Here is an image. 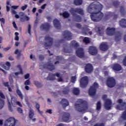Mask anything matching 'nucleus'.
Wrapping results in <instances>:
<instances>
[{
    "label": "nucleus",
    "instance_id": "1",
    "mask_svg": "<svg viewBox=\"0 0 126 126\" xmlns=\"http://www.w3.org/2000/svg\"><path fill=\"white\" fill-rule=\"evenodd\" d=\"M103 9V5L98 1L92 3L88 7L87 11L91 13V18L94 22H98L103 19L104 14L101 12Z\"/></svg>",
    "mask_w": 126,
    "mask_h": 126
},
{
    "label": "nucleus",
    "instance_id": "2",
    "mask_svg": "<svg viewBox=\"0 0 126 126\" xmlns=\"http://www.w3.org/2000/svg\"><path fill=\"white\" fill-rule=\"evenodd\" d=\"M76 103H75L76 110L79 113H86L88 110V103L83 99H78Z\"/></svg>",
    "mask_w": 126,
    "mask_h": 126
},
{
    "label": "nucleus",
    "instance_id": "3",
    "mask_svg": "<svg viewBox=\"0 0 126 126\" xmlns=\"http://www.w3.org/2000/svg\"><path fill=\"white\" fill-rule=\"evenodd\" d=\"M69 12H70L73 17H75V21L76 22H81L82 18L80 16L77 15L76 13L80 14V15H84V12L82 8H71L69 10Z\"/></svg>",
    "mask_w": 126,
    "mask_h": 126
},
{
    "label": "nucleus",
    "instance_id": "4",
    "mask_svg": "<svg viewBox=\"0 0 126 126\" xmlns=\"http://www.w3.org/2000/svg\"><path fill=\"white\" fill-rule=\"evenodd\" d=\"M98 88H99V84L95 82L93 85L90 87L89 90V94L90 96H95Z\"/></svg>",
    "mask_w": 126,
    "mask_h": 126
},
{
    "label": "nucleus",
    "instance_id": "5",
    "mask_svg": "<svg viewBox=\"0 0 126 126\" xmlns=\"http://www.w3.org/2000/svg\"><path fill=\"white\" fill-rule=\"evenodd\" d=\"M45 40L46 42H45L44 44V46L46 49H48V48H50L52 47L53 45V42H54V39L53 38L49 36H46L45 37Z\"/></svg>",
    "mask_w": 126,
    "mask_h": 126
},
{
    "label": "nucleus",
    "instance_id": "6",
    "mask_svg": "<svg viewBox=\"0 0 126 126\" xmlns=\"http://www.w3.org/2000/svg\"><path fill=\"white\" fill-rule=\"evenodd\" d=\"M102 99L105 100L104 107L106 110H111V106H112V100L107 99V95L104 94L102 96Z\"/></svg>",
    "mask_w": 126,
    "mask_h": 126
},
{
    "label": "nucleus",
    "instance_id": "7",
    "mask_svg": "<svg viewBox=\"0 0 126 126\" xmlns=\"http://www.w3.org/2000/svg\"><path fill=\"white\" fill-rule=\"evenodd\" d=\"M16 121L15 118L10 117L5 121L4 126H15Z\"/></svg>",
    "mask_w": 126,
    "mask_h": 126
},
{
    "label": "nucleus",
    "instance_id": "8",
    "mask_svg": "<svg viewBox=\"0 0 126 126\" xmlns=\"http://www.w3.org/2000/svg\"><path fill=\"white\" fill-rule=\"evenodd\" d=\"M106 85L109 88H113L116 85V80L114 77H109L106 80Z\"/></svg>",
    "mask_w": 126,
    "mask_h": 126
},
{
    "label": "nucleus",
    "instance_id": "9",
    "mask_svg": "<svg viewBox=\"0 0 126 126\" xmlns=\"http://www.w3.org/2000/svg\"><path fill=\"white\" fill-rule=\"evenodd\" d=\"M88 77L87 76L82 77L80 80V84L81 87L82 88H85L87 87V85H88Z\"/></svg>",
    "mask_w": 126,
    "mask_h": 126
},
{
    "label": "nucleus",
    "instance_id": "10",
    "mask_svg": "<svg viewBox=\"0 0 126 126\" xmlns=\"http://www.w3.org/2000/svg\"><path fill=\"white\" fill-rule=\"evenodd\" d=\"M63 36L64 40H67V41H70L72 39V33L68 31H64L63 32Z\"/></svg>",
    "mask_w": 126,
    "mask_h": 126
},
{
    "label": "nucleus",
    "instance_id": "11",
    "mask_svg": "<svg viewBox=\"0 0 126 126\" xmlns=\"http://www.w3.org/2000/svg\"><path fill=\"white\" fill-rule=\"evenodd\" d=\"M42 68H47V69H49V70H50V71H52V70H55V69H56V67L53 64V63L48 62L42 65Z\"/></svg>",
    "mask_w": 126,
    "mask_h": 126
},
{
    "label": "nucleus",
    "instance_id": "12",
    "mask_svg": "<svg viewBox=\"0 0 126 126\" xmlns=\"http://www.w3.org/2000/svg\"><path fill=\"white\" fill-rule=\"evenodd\" d=\"M117 103H118V104H120L116 106V108L117 109V110H120V111H123V110H124L123 107H126V102H123V99H118L117 100Z\"/></svg>",
    "mask_w": 126,
    "mask_h": 126
},
{
    "label": "nucleus",
    "instance_id": "13",
    "mask_svg": "<svg viewBox=\"0 0 126 126\" xmlns=\"http://www.w3.org/2000/svg\"><path fill=\"white\" fill-rule=\"evenodd\" d=\"M11 103H10V102H9V101H8V110L10 112H13V109H12L11 105L13 107H15V105H16V103H17V101L15 98H12Z\"/></svg>",
    "mask_w": 126,
    "mask_h": 126
},
{
    "label": "nucleus",
    "instance_id": "14",
    "mask_svg": "<svg viewBox=\"0 0 126 126\" xmlns=\"http://www.w3.org/2000/svg\"><path fill=\"white\" fill-rule=\"evenodd\" d=\"M76 55L78 58L81 59L84 58V49L82 48H79L76 51Z\"/></svg>",
    "mask_w": 126,
    "mask_h": 126
},
{
    "label": "nucleus",
    "instance_id": "15",
    "mask_svg": "<svg viewBox=\"0 0 126 126\" xmlns=\"http://www.w3.org/2000/svg\"><path fill=\"white\" fill-rule=\"evenodd\" d=\"M89 53L92 56H96L98 54V50L95 47L90 46L89 49Z\"/></svg>",
    "mask_w": 126,
    "mask_h": 126
},
{
    "label": "nucleus",
    "instance_id": "16",
    "mask_svg": "<svg viewBox=\"0 0 126 126\" xmlns=\"http://www.w3.org/2000/svg\"><path fill=\"white\" fill-rule=\"evenodd\" d=\"M116 33L115 28L108 27L106 29V33L108 36H114Z\"/></svg>",
    "mask_w": 126,
    "mask_h": 126
},
{
    "label": "nucleus",
    "instance_id": "17",
    "mask_svg": "<svg viewBox=\"0 0 126 126\" xmlns=\"http://www.w3.org/2000/svg\"><path fill=\"white\" fill-rule=\"evenodd\" d=\"M85 70L87 73H91L93 71V66L91 63H87L85 67Z\"/></svg>",
    "mask_w": 126,
    "mask_h": 126
},
{
    "label": "nucleus",
    "instance_id": "18",
    "mask_svg": "<svg viewBox=\"0 0 126 126\" xmlns=\"http://www.w3.org/2000/svg\"><path fill=\"white\" fill-rule=\"evenodd\" d=\"M70 119V114L68 113L63 112L62 116V120L64 122H68Z\"/></svg>",
    "mask_w": 126,
    "mask_h": 126
},
{
    "label": "nucleus",
    "instance_id": "19",
    "mask_svg": "<svg viewBox=\"0 0 126 126\" xmlns=\"http://www.w3.org/2000/svg\"><path fill=\"white\" fill-rule=\"evenodd\" d=\"M40 28L45 31H49V30H50V28H51V25H50L48 23H45L41 25Z\"/></svg>",
    "mask_w": 126,
    "mask_h": 126
},
{
    "label": "nucleus",
    "instance_id": "20",
    "mask_svg": "<svg viewBox=\"0 0 126 126\" xmlns=\"http://www.w3.org/2000/svg\"><path fill=\"white\" fill-rule=\"evenodd\" d=\"M122 66L118 63H114L112 66V69L115 71H120L122 70Z\"/></svg>",
    "mask_w": 126,
    "mask_h": 126
},
{
    "label": "nucleus",
    "instance_id": "21",
    "mask_svg": "<svg viewBox=\"0 0 126 126\" xmlns=\"http://www.w3.org/2000/svg\"><path fill=\"white\" fill-rule=\"evenodd\" d=\"M99 48L101 51L105 52L108 50V44L106 42H102L100 45Z\"/></svg>",
    "mask_w": 126,
    "mask_h": 126
},
{
    "label": "nucleus",
    "instance_id": "22",
    "mask_svg": "<svg viewBox=\"0 0 126 126\" xmlns=\"http://www.w3.org/2000/svg\"><path fill=\"white\" fill-rule=\"evenodd\" d=\"M53 24L56 29H61V23L58 19H55L53 21Z\"/></svg>",
    "mask_w": 126,
    "mask_h": 126
},
{
    "label": "nucleus",
    "instance_id": "23",
    "mask_svg": "<svg viewBox=\"0 0 126 126\" xmlns=\"http://www.w3.org/2000/svg\"><path fill=\"white\" fill-rule=\"evenodd\" d=\"M61 104H62L63 108H66L68 105H69V103L68 102V101L65 98H63L61 101Z\"/></svg>",
    "mask_w": 126,
    "mask_h": 126
},
{
    "label": "nucleus",
    "instance_id": "24",
    "mask_svg": "<svg viewBox=\"0 0 126 126\" xmlns=\"http://www.w3.org/2000/svg\"><path fill=\"white\" fill-rule=\"evenodd\" d=\"M10 63L9 62H6L5 64H2L1 65V66L4 68V69H5L6 70H8L9 68H10L11 66Z\"/></svg>",
    "mask_w": 126,
    "mask_h": 126
},
{
    "label": "nucleus",
    "instance_id": "25",
    "mask_svg": "<svg viewBox=\"0 0 126 126\" xmlns=\"http://www.w3.org/2000/svg\"><path fill=\"white\" fill-rule=\"evenodd\" d=\"M115 41L117 42H119V41H121L122 39V33L120 32H116V35L115 36Z\"/></svg>",
    "mask_w": 126,
    "mask_h": 126
},
{
    "label": "nucleus",
    "instance_id": "26",
    "mask_svg": "<svg viewBox=\"0 0 126 126\" xmlns=\"http://www.w3.org/2000/svg\"><path fill=\"white\" fill-rule=\"evenodd\" d=\"M119 24L122 28H126V19H122L119 22Z\"/></svg>",
    "mask_w": 126,
    "mask_h": 126
},
{
    "label": "nucleus",
    "instance_id": "27",
    "mask_svg": "<svg viewBox=\"0 0 126 126\" xmlns=\"http://www.w3.org/2000/svg\"><path fill=\"white\" fill-rule=\"evenodd\" d=\"M56 60L58 61L55 63V64H59V63H60V62H62V61H64V58H63V56H57Z\"/></svg>",
    "mask_w": 126,
    "mask_h": 126
},
{
    "label": "nucleus",
    "instance_id": "28",
    "mask_svg": "<svg viewBox=\"0 0 126 126\" xmlns=\"http://www.w3.org/2000/svg\"><path fill=\"white\" fill-rule=\"evenodd\" d=\"M56 79V75L52 73L49 74V76L47 77V80H55Z\"/></svg>",
    "mask_w": 126,
    "mask_h": 126
},
{
    "label": "nucleus",
    "instance_id": "29",
    "mask_svg": "<svg viewBox=\"0 0 126 126\" xmlns=\"http://www.w3.org/2000/svg\"><path fill=\"white\" fill-rule=\"evenodd\" d=\"M70 45L72 47H73V48H75L76 49L77 48H78L79 47V44L78 43L76 42L75 40H73L71 42Z\"/></svg>",
    "mask_w": 126,
    "mask_h": 126
},
{
    "label": "nucleus",
    "instance_id": "30",
    "mask_svg": "<svg viewBox=\"0 0 126 126\" xmlns=\"http://www.w3.org/2000/svg\"><path fill=\"white\" fill-rule=\"evenodd\" d=\"M16 92L17 95H18L19 97H20V99H21V100H23V94H22V93H21V91H20V90L18 89V87H17Z\"/></svg>",
    "mask_w": 126,
    "mask_h": 126
},
{
    "label": "nucleus",
    "instance_id": "31",
    "mask_svg": "<svg viewBox=\"0 0 126 126\" xmlns=\"http://www.w3.org/2000/svg\"><path fill=\"white\" fill-rule=\"evenodd\" d=\"M60 14L62 16H63V17H64V18H68V17H69V16L70 15L69 14V13H68V12H67V11H65L63 13H61Z\"/></svg>",
    "mask_w": 126,
    "mask_h": 126
},
{
    "label": "nucleus",
    "instance_id": "32",
    "mask_svg": "<svg viewBox=\"0 0 126 126\" xmlns=\"http://www.w3.org/2000/svg\"><path fill=\"white\" fill-rule=\"evenodd\" d=\"M103 32H104V28L102 27H98L97 28V33H98L99 36L103 35Z\"/></svg>",
    "mask_w": 126,
    "mask_h": 126
},
{
    "label": "nucleus",
    "instance_id": "33",
    "mask_svg": "<svg viewBox=\"0 0 126 126\" xmlns=\"http://www.w3.org/2000/svg\"><path fill=\"white\" fill-rule=\"evenodd\" d=\"M80 93V91L78 88H74L73 89V94L74 95H79Z\"/></svg>",
    "mask_w": 126,
    "mask_h": 126
},
{
    "label": "nucleus",
    "instance_id": "34",
    "mask_svg": "<svg viewBox=\"0 0 126 126\" xmlns=\"http://www.w3.org/2000/svg\"><path fill=\"white\" fill-rule=\"evenodd\" d=\"M17 67H18V68H19L20 71L15 72V75L17 76L19 74H23V71H22V68H21V66L20 65H18Z\"/></svg>",
    "mask_w": 126,
    "mask_h": 126
},
{
    "label": "nucleus",
    "instance_id": "35",
    "mask_svg": "<svg viewBox=\"0 0 126 126\" xmlns=\"http://www.w3.org/2000/svg\"><path fill=\"white\" fill-rule=\"evenodd\" d=\"M33 84L34 85H35V86H36V87H37V88H41V87H43V84L38 81H33Z\"/></svg>",
    "mask_w": 126,
    "mask_h": 126
},
{
    "label": "nucleus",
    "instance_id": "36",
    "mask_svg": "<svg viewBox=\"0 0 126 126\" xmlns=\"http://www.w3.org/2000/svg\"><path fill=\"white\" fill-rule=\"evenodd\" d=\"M82 2H83V1H82V0H74V4H75V5H81V4H82Z\"/></svg>",
    "mask_w": 126,
    "mask_h": 126
},
{
    "label": "nucleus",
    "instance_id": "37",
    "mask_svg": "<svg viewBox=\"0 0 126 126\" xmlns=\"http://www.w3.org/2000/svg\"><path fill=\"white\" fill-rule=\"evenodd\" d=\"M35 108L40 115H43V111H40V104L36 103Z\"/></svg>",
    "mask_w": 126,
    "mask_h": 126
},
{
    "label": "nucleus",
    "instance_id": "38",
    "mask_svg": "<svg viewBox=\"0 0 126 126\" xmlns=\"http://www.w3.org/2000/svg\"><path fill=\"white\" fill-rule=\"evenodd\" d=\"M63 51L64 53H72L73 50L70 48V47H68V48H64Z\"/></svg>",
    "mask_w": 126,
    "mask_h": 126
},
{
    "label": "nucleus",
    "instance_id": "39",
    "mask_svg": "<svg viewBox=\"0 0 126 126\" xmlns=\"http://www.w3.org/2000/svg\"><path fill=\"white\" fill-rule=\"evenodd\" d=\"M14 54L15 55H17V59H18V60H19V58H20V56H21V51L19 52L18 49H16L15 51Z\"/></svg>",
    "mask_w": 126,
    "mask_h": 126
},
{
    "label": "nucleus",
    "instance_id": "40",
    "mask_svg": "<svg viewBox=\"0 0 126 126\" xmlns=\"http://www.w3.org/2000/svg\"><path fill=\"white\" fill-rule=\"evenodd\" d=\"M29 117L30 119H33V117H34V111L32 109L30 110Z\"/></svg>",
    "mask_w": 126,
    "mask_h": 126
},
{
    "label": "nucleus",
    "instance_id": "41",
    "mask_svg": "<svg viewBox=\"0 0 126 126\" xmlns=\"http://www.w3.org/2000/svg\"><path fill=\"white\" fill-rule=\"evenodd\" d=\"M120 12L122 16H124L126 14V11H125V8L124 6H122L120 7Z\"/></svg>",
    "mask_w": 126,
    "mask_h": 126
},
{
    "label": "nucleus",
    "instance_id": "42",
    "mask_svg": "<svg viewBox=\"0 0 126 126\" xmlns=\"http://www.w3.org/2000/svg\"><path fill=\"white\" fill-rule=\"evenodd\" d=\"M69 92V89L67 87L64 88L63 90V94H64V95H66V94H68Z\"/></svg>",
    "mask_w": 126,
    "mask_h": 126
},
{
    "label": "nucleus",
    "instance_id": "43",
    "mask_svg": "<svg viewBox=\"0 0 126 126\" xmlns=\"http://www.w3.org/2000/svg\"><path fill=\"white\" fill-rule=\"evenodd\" d=\"M101 102L98 101L96 103V111H100L101 110Z\"/></svg>",
    "mask_w": 126,
    "mask_h": 126
},
{
    "label": "nucleus",
    "instance_id": "44",
    "mask_svg": "<svg viewBox=\"0 0 126 126\" xmlns=\"http://www.w3.org/2000/svg\"><path fill=\"white\" fill-rule=\"evenodd\" d=\"M4 106V101L1 98H0V110H1Z\"/></svg>",
    "mask_w": 126,
    "mask_h": 126
},
{
    "label": "nucleus",
    "instance_id": "45",
    "mask_svg": "<svg viewBox=\"0 0 126 126\" xmlns=\"http://www.w3.org/2000/svg\"><path fill=\"white\" fill-rule=\"evenodd\" d=\"M113 5L115 6V7H119L120 5V2L119 1H114L113 2Z\"/></svg>",
    "mask_w": 126,
    "mask_h": 126
},
{
    "label": "nucleus",
    "instance_id": "46",
    "mask_svg": "<svg viewBox=\"0 0 126 126\" xmlns=\"http://www.w3.org/2000/svg\"><path fill=\"white\" fill-rule=\"evenodd\" d=\"M84 43H86V44H88L90 43V40L88 37H85L83 39Z\"/></svg>",
    "mask_w": 126,
    "mask_h": 126
},
{
    "label": "nucleus",
    "instance_id": "47",
    "mask_svg": "<svg viewBox=\"0 0 126 126\" xmlns=\"http://www.w3.org/2000/svg\"><path fill=\"white\" fill-rule=\"evenodd\" d=\"M71 81L72 83H75V81H76V76H72Z\"/></svg>",
    "mask_w": 126,
    "mask_h": 126
},
{
    "label": "nucleus",
    "instance_id": "48",
    "mask_svg": "<svg viewBox=\"0 0 126 126\" xmlns=\"http://www.w3.org/2000/svg\"><path fill=\"white\" fill-rule=\"evenodd\" d=\"M38 59L40 61H44L45 57L43 55H39L38 56Z\"/></svg>",
    "mask_w": 126,
    "mask_h": 126
},
{
    "label": "nucleus",
    "instance_id": "49",
    "mask_svg": "<svg viewBox=\"0 0 126 126\" xmlns=\"http://www.w3.org/2000/svg\"><path fill=\"white\" fill-rule=\"evenodd\" d=\"M0 21L1 23V26H2V24L4 25V23H5V20L3 18H0Z\"/></svg>",
    "mask_w": 126,
    "mask_h": 126
},
{
    "label": "nucleus",
    "instance_id": "50",
    "mask_svg": "<svg viewBox=\"0 0 126 126\" xmlns=\"http://www.w3.org/2000/svg\"><path fill=\"white\" fill-rule=\"evenodd\" d=\"M24 85L26 86L30 85V80L29 79L26 80L24 83Z\"/></svg>",
    "mask_w": 126,
    "mask_h": 126
},
{
    "label": "nucleus",
    "instance_id": "51",
    "mask_svg": "<svg viewBox=\"0 0 126 126\" xmlns=\"http://www.w3.org/2000/svg\"><path fill=\"white\" fill-rule=\"evenodd\" d=\"M28 29L29 34H30V35H31V25H29Z\"/></svg>",
    "mask_w": 126,
    "mask_h": 126
},
{
    "label": "nucleus",
    "instance_id": "52",
    "mask_svg": "<svg viewBox=\"0 0 126 126\" xmlns=\"http://www.w3.org/2000/svg\"><path fill=\"white\" fill-rule=\"evenodd\" d=\"M17 111L19 113H20V114H22L23 113V110L20 107H18L17 108Z\"/></svg>",
    "mask_w": 126,
    "mask_h": 126
},
{
    "label": "nucleus",
    "instance_id": "53",
    "mask_svg": "<svg viewBox=\"0 0 126 126\" xmlns=\"http://www.w3.org/2000/svg\"><path fill=\"white\" fill-rule=\"evenodd\" d=\"M0 97L2 99H5V96H4V94H3L1 92H0Z\"/></svg>",
    "mask_w": 126,
    "mask_h": 126
},
{
    "label": "nucleus",
    "instance_id": "54",
    "mask_svg": "<svg viewBox=\"0 0 126 126\" xmlns=\"http://www.w3.org/2000/svg\"><path fill=\"white\" fill-rule=\"evenodd\" d=\"M64 42V39H61L57 40L56 43H58L59 44L61 43H63Z\"/></svg>",
    "mask_w": 126,
    "mask_h": 126
},
{
    "label": "nucleus",
    "instance_id": "55",
    "mask_svg": "<svg viewBox=\"0 0 126 126\" xmlns=\"http://www.w3.org/2000/svg\"><path fill=\"white\" fill-rule=\"evenodd\" d=\"M28 6L27 5H25L24 6H23L21 7V9L23 11H24L26 9V8H27V7Z\"/></svg>",
    "mask_w": 126,
    "mask_h": 126
},
{
    "label": "nucleus",
    "instance_id": "56",
    "mask_svg": "<svg viewBox=\"0 0 126 126\" xmlns=\"http://www.w3.org/2000/svg\"><path fill=\"white\" fill-rule=\"evenodd\" d=\"M4 84V86H5V87H9V83L8 82H5L3 83Z\"/></svg>",
    "mask_w": 126,
    "mask_h": 126
},
{
    "label": "nucleus",
    "instance_id": "57",
    "mask_svg": "<svg viewBox=\"0 0 126 126\" xmlns=\"http://www.w3.org/2000/svg\"><path fill=\"white\" fill-rule=\"evenodd\" d=\"M13 26L15 29H17V26H16V24L15 23V22H13L12 23Z\"/></svg>",
    "mask_w": 126,
    "mask_h": 126
},
{
    "label": "nucleus",
    "instance_id": "58",
    "mask_svg": "<svg viewBox=\"0 0 126 126\" xmlns=\"http://www.w3.org/2000/svg\"><path fill=\"white\" fill-rule=\"evenodd\" d=\"M94 126H105V125L104 124V123H100L99 124H95Z\"/></svg>",
    "mask_w": 126,
    "mask_h": 126
},
{
    "label": "nucleus",
    "instance_id": "59",
    "mask_svg": "<svg viewBox=\"0 0 126 126\" xmlns=\"http://www.w3.org/2000/svg\"><path fill=\"white\" fill-rule=\"evenodd\" d=\"M76 27L79 29H81V25H80V24H76Z\"/></svg>",
    "mask_w": 126,
    "mask_h": 126
},
{
    "label": "nucleus",
    "instance_id": "60",
    "mask_svg": "<svg viewBox=\"0 0 126 126\" xmlns=\"http://www.w3.org/2000/svg\"><path fill=\"white\" fill-rule=\"evenodd\" d=\"M123 63L124 65H125L126 66V56L125 57Z\"/></svg>",
    "mask_w": 126,
    "mask_h": 126
},
{
    "label": "nucleus",
    "instance_id": "61",
    "mask_svg": "<svg viewBox=\"0 0 126 126\" xmlns=\"http://www.w3.org/2000/svg\"><path fill=\"white\" fill-rule=\"evenodd\" d=\"M30 76V75L29 74H26L25 75V79H28Z\"/></svg>",
    "mask_w": 126,
    "mask_h": 126
},
{
    "label": "nucleus",
    "instance_id": "62",
    "mask_svg": "<svg viewBox=\"0 0 126 126\" xmlns=\"http://www.w3.org/2000/svg\"><path fill=\"white\" fill-rule=\"evenodd\" d=\"M16 105H18V106H19V107H22V104H21V103L20 101H17Z\"/></svg>",
    "mask_w": 126,
    "mask_h": 126
},
{
    "label": "nucleus",
    "instance_id": "63",
    "mask_svg": "<svg viewBox=\"0 0 126 126\" xmlns=\"http://www.w3.org/2000/svg\"><path fill=\"white\" fill-rule=\"evenodd\" d=\"M11 47H7L6 48H3V51H8V50H10L11 49Z\"/></svg>",
    "mask_w": 126,
    "mask_h": 126
},
{
    "label": "nucleus",
    "instance_id": "64",
    "mask_svg": "<svg viewBox=\"0 0 126 126\" xmlns=\"http://www.w3.org/2000/svg\"><path fill=\"white\" fill-rule=\"evenodd\" d=\"M46 112L48 113V114H52V110L51 109H48L47 110H46Z\"/></svg>",
    "mask_w": 126,
    "mask_h": 126
}]
</instances>
